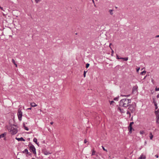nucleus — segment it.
I'll return each mask as SVG.
<instances>
[{
    "label": "nucleus",
    "mask_w": 159,
    "mask_h": 159,
    "mask_svg": "<svg viewBox=\"0 0 159 159\" xmlns=\"http://www.w3.org/2000/svg\"><path fill=\"white\" fill-rule=\"evenodd\" d=\"M111 43H110V46H109V47L112 50V52H111V55H112V54L114 53V51H113L111 47Z\"/></svg>",
    "instance_id": "obj_20"
},
{
    "label": "nucleus",
    "mask_w": 159,
    "mask_h": 159,
    "mask_svg": "<svg viewBox=\"0 0 159 159\" xmlns=\"http://www.w3.org/2000/svg\"><path fill=\"white\" fill-rule=\"evenodd\" d=\"M16 139L18 141H25V140L22 137L18 138H16Z\"/></svg>",
    "instance_id": "obj_10"
},
{
    "label": "nucleus",
    "mask_w": 159,
    "mask_h": 159,
    "mask_svg": "<svg viewBox=\"0 0 159 159\" xmlns=\"http://www.w3.org/2000/svg\"><path fill=\"white\" fill-rule=\"evenodd\" d=\"M155 157H157V158H158V156L157 155H155Z\"/></svg>",
    "instance_id": "obj_42"
},
{
    "label": "nucleus",
    "mask_w": 159,
    "mask_h": 159,
    "mask_svg": "<svg viewBox=\"0 0 159 159\" xmlns=\"http://www.w3.org/2000/svg\"><path fill=\"white\" fill-rule=\"evenodd\" d=\"M28 110H31V107H30V108H28Z\"/></svg>",
    "instance_id": "obj_44"
},
{
    "label": "nucleus",
    "mask_w": 159,
    "mask_h": 159,
    "mask_svg": "<svg viewBox=\"0 0 159 159\" xmlns=\"http://www.w3.org/2000/svg\"><path fill=\"white\" fill-rule=\"evenodd\" d=\"M87 141L86 140V139H85L84 141V143H87Z\"/></svg>",
    "instance_id": "obj_37"
},
{
    "label": "nucleus",
    "mask_w": 159,
    "mask_h": 159,
    "mask_svg": "<svg viewBox=\"0 0 159 159\" xmlns=\"http://www.w3.org/2000/svg\"><path fill=\"white\" fill-rule=\"evenodd\" d=\"M0 159H3V158H1Z\"/></svg>",
    "instance_id": "obj_48"
},
{
    "label": "nucleus",
    "mask_w": 159,
    "mask_h": 159,
    "mask_svg": "<svg viewBox=\"0 0 159 159\" xmlns=\"http://www.w3.org/2000/svg\"><path fill=\"white\" fill-rule=\"evenodd\" d=\"M136 107V105L135 104H133L129 106L128 109L131 113H133L135 111Z\"/></svg>",
    "instance_id": "obj_3"
},
{
    "label": "nucleus",
    "mask_w": 159,
    "mask_h": 159,
    "mask_svg": "<svg viewBox=\"0 0 159 159\" xmlns=\"http://www.w3.org/2000/svg\"><path fill=\"white\" fill-rule=\"evenodd\" d=\"M144 133V131H141L140 132V134H143Z\"/></svg>",
    "instance_id": "obj_23"
},
{
    "label": "nucleus",
    "mask_w": 159,
    "mask_h": 159,
    "mask_svg": "<svg viewBox=\"0 0 159 159\" xmlns=\"http://www.w3.org/2000/svg\"><path fill=\"white\" fill-rule=\"evenodd\" d=\"M116 58L118 59H121L122 57H119L117 55H116Z\"/></svg>",
    "instance_id": "obj_27"
},
{
    "label": "nucleus",
    "mask_w": 159,
    "mask_h": 159,
    "mask_svg": "<svg viewBox=\"0 0 159 159\" xmlns=\"http://www.w3.org/2000/svg\"><path fill=\"white\" fill-rule=\"evenodd\" d=\"M159 37V35H156V36H155V37L156 38H158Z\"/></svg>",
    "instance_id": "obj_38"
},
{
    "label": "nucleus",
    "mask_w": 159,
    "mask_h": 159,
    "mask_svg": "<svg viewBox=\"0 0 159 159\" xmlns=\"http://www.w3.org/2000/svg\"><path fill=\"white\" fill-rule=\"evenodd\" d=\"M30 105L31 107H34L37 106V105L34 102H31L30 103Z\"/></svg>",
    "instance_id": "obj_9"
},
{
    "label": "nucleus",
    "mask_w": 159,
    "mask_h": 159,
    "mask_svg": "<svg viewBox=\"0 0 159 159\" xmlns=\"http://www.w3.org/2000/svg\"><path fill=\"white\" fill-rule=\"evenodd\" d=\"M131 100L130 99L126 98H124L121 99L120 101L119 106L117 110L120 111L121 113H125V111L121 107H127L129 105V104L131 103Z\"/></svg>",
    "instance_id": "obj_1"
},
{
    "label": "nucleus",
    "mask_w": 159,
    "mask_h": 159,
    "mask_svg": "<svg viewBox=\"0 0 159 159\" xmlns=\"http://www.w3.org/2000/svg\"><path fill=\"white\" fill-rule=\"evenodd\" d=\"M6 135V134L5 133H3L2 134H1L0 135V139L1 138H3L5 137V136Z\"/></svg>",
    "instance_id": "obj_12"
},
{
    "label": "nucleus",
    "mask_w": 159,
    "mask_h": 159,
    "mask_svg": "<svg viewBox=\"0 0 159 159\" xmlns=\"http://www.w3.org/2000/svg\"><path fill=\"white\" fill-rule=\"evenodd\" d=\"M156 122L157 124H159V117H157L156 118Z\"/></svg>",
    "instance_id": "obj_17"
},
{
    "label": "nucleus",
    "mask_w": 159,
    "mask_h": 159,
    "mask_svg": "<svg viewBox=\"0 0 159 159\" xmlns=\"http://www.w3.org/2000/svg\"><path fill=\"white\" fill-rule=\"evenodd\" d=\"M86 71H84V77H85L86 76Z\"/></svg>",
    "instance_id": "obj_32"
},
{
    "label": "nucleus",
    "mask_w": 159,
    "mask_h": 159,
    "mask_svg": "<svg viewBox=\"0 0 159 159\" xmlns=\"http://www.w3.org/2000/svg\"><path fill=\"white\" fill-rule=\"evenodd\" d=\"M137 90V88L136 87H134L133 88V92H134V91L135 90V91H136Z\"/></svg>",
    "instance_id": "obj_29"
},
{
    "label": "nucleus",
    "mask_w": 159,
    "mask_h": 159,
    "mask_svg": "<svg viewBox=\"0 0 159 159\" xmlns=\"http://www.w3.org/2000/svg\"><path fill=\"white\" fill-rule=\"evenodd\" d=\"M129 95H127V96H129Z\"/></svg>",
    "instance_id": "obj_47"
},
{
    "label": "nucleus",
    "mask_w": 159,
    "mask_h": 159,
    "mask_svg": "<svg viewBox=\"0 0 159 159\" xmlns=\"http://www.w3.org/2000/svg\"><path fill=\"white\" fill-rule=\"evenodd\" d=\"M9 131L12 134L14 135L17 133V130L16 128L13 126H11L9 129Z\"/></svg>",
    "instance_id": "obj_2"
},
{
    "label": "nucleus",
    "mask_w": 159,
    "mask_h": 159,
    "mask_svg": "<svg viewBox=\"0 0 159 159\" xmlns=\"http://www.w3.org/2000/svg\"><path fill=\"white\" fill-rule=\"evenodd\" d=\"M44 155H48L51 154V153H50L49 152H48L47 151H45L44 152Z\"/></svg>",
    "instance_id": "obj_13"
},
{
    "label": "nucleus",
    "mask_w": 159,
    "mask_h": 159,
    "mask_svg": "<svg viewBox=\"0 0 159 159\" xmlns=\"http://www.w3.org/2000/svg\"><path fill=\"white\" fill-rule=\"evenodd\" d=\"M150 136H149V137H150V139L151 140H152V138L153 137V135L152 134V133L150 132Z\"/></svg>",
    "instance_id": "obj_14"
},
{
    "label": "nucleus",
    "mask_w": 159,
    "mask_h": 159,
    "mask_svg": "<svg viewBox=\"0 0 159 159\" xmlns=\"http://www.w3.org/2000/svg\"><path fill=\"white\" fill-rule=\"evenodd\" d=\"M146 76H147V75H146V76L144 77V78L143 79H145V78H146Z\"/></svg>",
    "instance_id": "obj_45"
},
{
    "label": "nucleus",
    "mask_w": 159,
    "mask_h": 159,
    "mask_svg": "<svg viewBox=\"0 0 159 159\" xmlns=\"http://www.w3.org/2000/svg\"><path fill=\"white\" fill-rule=\"evenodd\" d=\"M30 149L31 152H32L34 154H36V149L34 147L32 144L29 145Z\"/></svg>",
    "instance_id": "obj_5"
},
{
    "label": "nucleus",
    "mask_w": 159,
    "mask_h": 159,
    "mask_svg": "<svg viewBox=\"0 0 159 159\" xmlns=\"http://www.w3.org/2000/svg\"><path fill=\"white\" fill-rule=\"evenodd\" d=\"M139 69H140V68H137V69H136V71H137V72H139Z\"/></svg>",
    "instance_id": "obj_36"
},
{
    "label": "nucleus",
    "mask_w": 159,
    "mask_h": 159,
    "mask_svg": "<svg viewBox=\"0 0 159 159\" xmlns=\"http://www.w3.org/2000/svg\"><path fill=\"white\" fill-rule=\"evenodd\" d=\"M23 153L27 154L28 153V150L27 149H25V150L23 151Z\"/></svg>",
    "instance_id": "obj_16"
},
{
    "label": "nucleus",
    "mask_w": 159,
    "mask_h": 159,
    "mask_svg": "<svg viewBox=\"0 0 159 159\" xmlns=\"http://www.w3.org/2000/svg\"><path fill=\"white\" fill-rule=\"evenodd\" d=\"M0 8L1 9H2V7H1L0 6Z\"/></svg>",
    "instance_id": "obj_46"
},
{
    "label": "nucleus",
    "mask_w": 159,
    "mask_h": 159,
    "mask_svg": "<svg viewBox=\"0 0 159 159\" xmlns=\"http://www.w3.org/2000/svg\"><path fill=\"white\" fill-rule=\"evenodd\" d=\"M146 73V71L145 70H144L142 72L140 73V74L141 75H144Z\"/></svg>",
    "instance_id": "obj_19"
},
{
    "label": "nucleus",
    "mask_w": 159,
    "mask_h": 159,
    "mask_svg": "<svg viewBox=\"0 0 159 159\" xmlns=\"http://www.w3.org/2000/svg\"><path fill=\"white\" fill-rule=\"evenodd\" d=\"M155 91H159V88H155Z\"/></svg>",
    "instance_id": "obj_35"
},
{
    "label": "nucleus",
    "mask_w": 159,
    "mask_h": 159,
    "mask_svg": "<svg viewBox=\"0 0 159 159\" xmlns=\"http://www.w3.org/2000/svg\"><path fill=\"white\" fill-rule=\"evenodd\" d=\"M110 104L111 105L113 104V103H114V102L113 101H112L110 102Z\"/></svg>",
    "instance_id": "obj_28"
},
{
    "label": "nucleus",
    "mask_w": 159,
    "mask_h": 159,
    "mask_svg": "<svg viewBox=\"0 0 159 159\" xmlns=\"http://www.w3.org/2000/svg\"><path fill=\"white\" fill-rule=\"evenodd\" d=\"M102 148L103 149L104 151H106V152H107V149H105L104 148L103 146H102Z\"/></svg>",
    "instance_id": "obj_33"
},
{
    "label": "nucleus",
    "mask_w": 159,
    "mask_h": 159,
    "mask_svg": "<svg viewBox=\"0 0 159 159\" xmlns=\"http://www.w3.org/2000/svg\"><path fill=\"white\" fill-rule=\"evenodd\" d=\"M22 112L21 111V110L19 109L18 110L17 113V116L19 120L21 121L22 120Z\"/></svg>",
    "instance_id": "obj_4"
},
{
    "label": "nucleus",
    "mask_w": 159,
    "mask_h": 159,
    "mask_svg": "<svg viewBox=\"0 0 159 159\" xmlns=\"http://www.w3.org/2000/svg\"><path fill=\"white\" fill-rule=\"evenodd\" d=\"M33 141L34 142L36 143V144L38 145V143H37V140L36 138H34L33 139Z\"/></svg>",
    "instance_id": "obj_15"
},
{
    "label": "nucleus",
    "mask_w": 159,
    "mask_h": 159,
    "mask_svg": "<svg viewBox=\"0 0 159 159\" xmlns=\"http://www.w3.org/2000/svg\"><path fill=\"white\" fill-rule=\"evenodd\" d=\"M14 64L15 65V66L16 67H17V64L16 63H15Z\"/></svg>",
    "instance_id": "obj_39"
},
{
    "label": "nucleus",
    "mask_w": 159,
    "mask_h": 159,
    "mask_svg": "<svg viewBox=\"0 0 159 159\" xmlns=\"http://www.w3.org/2000/svg\"><path fill=\"white\" fill-rule=\"evenodd\" d=\"M127 115H129V117L130 116L131 114H130V113L129 111H127Z\"/></svg>",
    "instance_id": "obj_24"
},
{
    "label": "nucleus",
    "mask_w": 159,
    "mask_h": 159,
    "mask_svg": "<svg viewBox=\"0 0 159 159\" xmlns=\"http://www.w3.org/2000/svg\"><path fill=\"white\" fill-rule=\"evenodd\" d=\"M89 63H87L86 64V67L87 68H88V67H89Z\"/></svg>",
    "instance_id": "obj_30"
},
{
    "label": "nucleus",
    "mask_w": 159,
    "mask_h": 159,
    "mask_svg": "<svg viewBox=\"0 0 159 159\" xmlns=\"http://www.w3.org/2000/svg\"><path fill=\"white\" fill-rule=\"evenodd\" d=\"M155 114L156 115V118L159 117V110H157L155 112Z\"/></svg>",
    "instance_id": "obj_8"
},
{
    "label": "nucleus",
    "mask_w": 159,
    "mask_h": 159,
    "mask_svg": "<svg viewBox=\"0 0 159 159\" xmlns=\"http://www.w3.org/2000/svg\"><path fill=\"white\" fill-rule=\"evenodd\" d=\"M157 108H158V107L157 106H156V108H155L156 109H157Z\"/></svg>",
    "instance_id": "obj_43"
},
{
    "label": "nucleus",
    "mask_w": 159,
    "mask_h": 159,
    "mask_svg": "<svg viewBox=\"0 0 159 159\" xmlns=\"http://www.w3.org/2000/svg\"><path fill=\"white\" fill-rule=\"evenodd\" d=\"M42 0H35L36 3H38L39 2H41Z\"/></svg>",
    "instance_id": "obj_22"
},
{
    "label": "nucleus",
    "mask_w": 159,
    "mask_h": 159,
    "mask_svg": "<svg viewBox=\"0 0 159 159\" xmlns=\"http://www.w3.org/2000/svg\"><path fill=\"white\" fill-rule=\"evenodd\" d=\"M53 124V122H50V124L51 125H52Z\"/></svg>",
    "instance_id": "obj_41"
},
{
    "label": "nucleus",
    "mask_w": 159,
    "mask_h": 159,
    "mask_svg": "<svg viewBox=\"0 0 159 159\" xmlns=\"http://www.w3.org/2000/svg\"><path fill=\"white\" fill-rule=\"evenodd\" d=\"M12 62L14 64L16 63L14 59H12Z\"/></svg>",
    "instance_id": "obj_26"
},
{
    "label": "nucleus",
    "mask_w": 159,
    "mask_h": 159,
    "mask_svg": "<svg viewBox=\"0 0 159 159\" xmlns=\"http://www.w3.org/2000/svg\"><path fill=\"white\" fill-rule=\"evenodd\" d=\"M153 103H154V105L155 106V107L157 106V105L156 102H155V100L153 101Z\"/></svg>",
    "instance_id": "obj_34"
},
{
    "label": "nucleus",
    "mask_w": 159,
    "mask_h": 159,
    "mask_svg": "<svg viewBox=\"0 0 159 159\" xmlns=\"http://www.w3.org/2000/svg\"><path fill=\"white\" fill-rule=\"evenodd\" d=\"M95 151H94V150H93L92 151V155H94L95 153Z\"/></svg>",
    "instance_id": "obj_25"
},
{
    "label": "nucleus",
    "mask_w": 159,
    "mask_h": 159,
    "mask_svg": "<svg viewBox=\"0 0 159 159\" xmlns=\"http://www.w3.org/2000/svg\"><path fill=\"white\" fill-rule=\"evenodd\" d=\"M114 10L113 9H110L109 10L108 12L110 15H112L113 14V11Z\"/></svg>",
    "instance_id": "obj_11"
},
{
    "label": "nucleus",
    "mask_w": 159,
    "mask_h": 159,
    "mask_svg": "<svg viewBox=\"0 0 159 159\" xmlns=\"http://www.w3.org/2000/svg\"><path fill=\"white\" fill-rule=\"evenodd\" d=\"M146 157L145 156L143 155L142 154L140 155V157L139 158V159H145Z\"/></svg>",
    "instance_id": "obj_7"
},
{
    "label": "nucleus",
    "mask_w": 159,
    "mask_h": 159,
    "mask_svg": "<svg viewBox=\"0 0 159 159\" xmlns=\"http://www.w3.org/2000/svg\"><path fill=\"white\" fill-rule=\"evenodd\" d=\"M157 98H159V94H158L157 95Z\"/></svg>",
    "instance_id": "obj_40"
},
{
    "label": "nucleus",
    "mask_w": 159,
    "mask_h": 159,
    "mask_svg": "<svg viewBox=\"0 0 159 159\" xmlns=\"http://www.w3.org/2000/svg\"><path fill=\"white\" fill-rule=\"evenodd\" d=\"M23 125H24V129H25L26 130H28L29 129L27 127H26L25 126L24 123L23 124Z\"/></svg>",
    "instance_id": "obj_18"
},
{
    "label": "nucleus",
    "mask_w": 159,
    "mask_h": 159,
    "mask_svg": "<svg viewBox=\"0 0 159 159\" xmlns=\"http://www.w3.org/2000/svg\"><path fill=\"white\" fill-rule=\"evenodd\" d=\"M134 123L133 122H130L129 126L128 127V129L129 131V133L130 134L132 133V130H134V129H133L132 127V125L134 124Z\"/></svg>",
    "instance_id": "obj_6"
},
{
    "label": "nucleus",
    "mask_w": 159,
    "mask_h": 159,
    "mask_svg": "<svg viewBox=\"0 0 159 159\" xmlns=\"http://www.w3.org/2000/svg\"><path fill=\"white\" fill-rule=\"evenodd\" d=\"M118 98L116 97L114 99V100L115 101H118Z\"/></svg>",
    "instance_id": "obj_31"
},
{
    "label": "nucleus",
    "mask_w": 159,
    "mask_h": 159,
    "mask_svg": "<svg viewBox=\"0 0 159 159\" xmlns=\"http://www.w3.org/2000/svg\"><path fill=\"white\" fill-rule=\"evenodd\" d=\"M121 59H123L125 61H127L128 60V57L122 58Z\"/></svg>",
    "instance_id": "obj_21"
}]
</instances>
